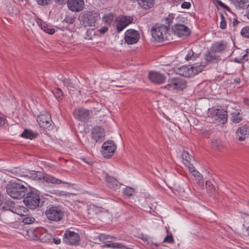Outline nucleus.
<instances>
[{"label": "nucleus", "instance_id": "61", "mask_svg": "<svg viewBox=\"0 0 249 249\" xmlns=\"http://www.w3.org/2000/svg\"><path fill=\"white\" fill-rule=\"evenodd\" d=\"M244 103L246 105H247V106H249V100L248 99H245L244 100Z\"/></svg>", "mask_w": 249, "mask_h": 249}, {"label": "nucleus", "instance_id": "9", "mask_svg": "<svg viewBox=\"0 0 249 249\" xmlns=\"http://www.w3.org/2000/svg\"><path fill=\"white\" fill-rule=\"evenodd\" d=\"M79 234L73 231L67 230L63 236V242L67 245H77L80 241Z\"/></svg>", "mask_w": 249, "mask_h": 249}, {"label": "nucleus", "instance_id": "14", "mask_svg": "<svg viewBox=\"0 0 249 249\" xmlns=\"http://www.w3.org/2000/svg\"><path fill=\"white\" fill-rule=\"evenodd\" d=\"M124 39L128 44H134L136 43L140 39L139 32L133 29L127 30L124 35Z\"/></svg>", "mask_w": 249, "mask_h": 249}, {"label": "nucleus", "instance_id": "4", "mask_svg": "<svg viewBox=\"0 0 249 249\" xmlns=\"http://www.w3.org/2000/svg\"><path fill=\"white\" fill-rule=\"evenodd\" d=\"M168 27L167 25L156 24L151 29V34L153 38L158 42L167 40Z\"/></svg>", "mask_w": 249, "mask_h": 249}, {"label": "nucleus", "instance_id": "36", "mask_svg": "<svg viewBox=\"0 0 249 249\" xmlns=\"http://www.w3.org/2000/svg\"><path fill=\"white\" fill-rule=\"evenodd\" d=\"M63 82L64 85L65 86H66L68 89L75 88L74 84L71 82V79L69 78H64L63 80Z\"/></svg>", "mask_w": 249, "mask_h": 249}, {"label": "nucleus", "instance_id": "12", "mask_svg": "<svg viewBox=\"0 0 249 249\" xmlns=\"http://www.w3.org/2000/svg\"><path fill=\"white\" fill-rule=\"evenodd\" d=\"M174 34L179 37L185 38L189 36L190 31L189 28L184 24H177L172 27Z\"/></svg>", "mask_w": 249, "mask_h": 249}, {"label": "nucleus", "instance_id": "41", "mask_svg": "<svg viewBox=\"0 0 249 249\" xmlns=\"http://www.w3.org/2000/svg\"><path fill=\"white\" fill-rule=\"evenodd\" d=\"M106 181L108 183H112V184L117 185V180L112 177L107 176L106 177Z\"/></svg>", "mask_w": 249, "mask_h": 249}, {"label": "nucleus", "instance_id": "62", "mask_svg": "<svg viewBox=\"0 0 249 249\" xmlns=\"http://www.w3.org/2000/svg\"><path fill=\"white\" fill-rule=\"evenodd\" d=\"M2 201H3V196L0 194V205L1 204Z\"/></svg>", "mask_w": 249, "mask_h": 249}, {"label": "nucleus", "instance_id": "54", "mask_svg": "<svg viewBox=\"0 0 249 249\" xmlns=\"http://www.w3.org/2000/svg\"><path fill=\"white\" fill-rule=\"evenodd\" d=\"M108 29L107 27H103L99 30V32L101 34H104L108 31Z\"/></svg>", "mask_w": 249, "mask_h": 249}, {"label": "nucleus", "instance_id": "2", "mask_svg": "<svg viewBox=\"0 0 249 249\" xmlns=\"http://www.w3.org/2000/svg\"><path fill=\"white\" fill-rule=\"evenodd\" d=\"M23 201L25 205L30 209L34 210L38 207L40 198L38 191L35 189L27 191Z\"/></svg>", "mask_w": 249, "mask_h": 249}, {"label": "nucleus", "instance_id": "1", "mask_svg": "<svg viewBox=\"0 0 249 249\" xmlns=\"http://www.w3.org/2000/svg\"><path fill=\"white\" fill-rule=\"evenodd\" d=\"M27 189L23 184L16 182H10L6 186L7 194L11 197L19 199L24 197Z\"/></svg>", "mask_w": 249, "mask_h": 249}, {"label": "nucleus", "instance_id": "3", "mask_svg": "<svg viewBox=\"0 0 249 249\" xmlns=\"http://www.w3.org/2000/svg\"><path fill=\"white\" fill-rule=\"evenodd\" d=\"M45 214L48 220L52 221L58 222L63 218L64 212L61 207L50 205L47 207Z\"/></svg>", "mask_w": 249, "mask_h": 249}, {"label": "nucleus", "instance_id": "28", "mask_svg": "<svg viewBox=\"0 0 249 249\" xmlns=\"http://www.w3.org/2000/svg\"><path fill=\"white\" fill-rule=\"evenodd\" d=\"M200 53H195L192 50H189L186 54L185 59L188 60H195L199 56Z\"/></svg>", "mask_w": 249, "mask_h": 249}, {"label": "nucleus", "instance_id": "32", "mask_svg": "<svg viewBox=\"0 0 249 249\" xmlns=\"http://www.w3.org/2000/svg\"><path fill=\"white\" fill-rule=\"evenodd\" d=\"M41 28L46 33L49 34H53L54 33V29L50 27L48 25L43 23L41 24Z\"/></svg>", "mask_w": 249, "mask_h": 249}, {"label": "nucleus", "instance_id": "50", "mask_svg": "<svg viewBox=\"0 0 249 249\" xmlns=\"http://www.w3.org/2000/svg\"><path fill=\"white\" fill-rule=\"evenodd\" d=\"M191 6V3L189 2L184 1L181 5L182 8L189 9Z\"/></svg>", "mask_w": 249, "mask_h": 249}, {"label": "nucleus", "instance_id": "37", "mask_svg": "<svg viewBox=\"0 0 249 249\" xmlns=\"http://www.w3.org/2000/svg\"><path fill=\"white\" fill-rule=\"evenodd\" d=\"M142 239L145 244H146L147 245L150 244V246L152 248H153L154 246L157 247L159 246V245L156 243H151L150 239L148 237H147L146 236L142 235Z\"/></svg>", "mask_w": 249, "mask_h": 249}, {"label": "nucleus", "instance_id": "38", "mask_svg": "<svg viewBox=\"0 0 249 249\" xmlns=\"http://www.w3.org/2000/svg\"><path fill=\"white\" fill-rule=\"evenodd\" d=\"M241 35L246 38H249V26H247L242 29Z\"/></svg>", "mask_w": 249, "mask_h": 249}, {"label": "nucleus", "instance_id": "33", "mask_svg": "<svg viewBox=\"0 0 249 249\" xmlns=\"http://www.w3.org/2000/svg\"><path fill=\"white\" fill-rule=\"evenodd\" d=\"M39 238L42 242L48 243L51 241L52 237L50 234L48 233H44L41 235Z\"/></svg>", "mask_w": 249, "mask_h": 249}, {"label": "nucleus", "instance_id": "6", "mask_svg": "<svg viewBox=\"0 0 249 249\" xmlns=\"http://www.w3.org/2000/svg\"><path fill=\"white\" fill-rule=\"evenodd\" d=\"M204 67L202 65H196L189 68L183 66L178 69V73L184 77H191L201 72Z\"/></svg>", "mask_w": 249, "mask_h": 249}, {"label": "nucleus", "instance_id": "11", "mask_svg": "<svg viewBox=\"0 0 249 249\" xmlns=\"http://www.w3.org/2000/svg\"><path fill=\"white\" fill-rule=\"evenodd\" d=\"M74 117L81 122L88 121L91 115V111L83 107L77 108L73 112Z\"/></svg>", "mask_w": 249, "mask_h": 249}, {"label": "nucleus", "instance_id": "34", "mask_svg": "<svg viewBox=\"0 0 249 249\" xmlns=\"http://www.w3.org/2000/svg\"><path fill=\"white\" fill-rule=\"evenodd\" d=\"M75 20V17L72 16L71 15H68L66 16L65 19L63 20L62 22L66 23L68 24H71L74 23Z\"/></svg>", "mask_w": 249, "mask_h": 249}, {"label": "nucleus", "instance_id": "53", "mask_svg": "<svg viewBox=\"0 0 249 249\" xmlns=\"http://www.w3.org/2000/svg\"><path fill=\"white\" fill-rule=\"evenodd\" d=\"M227 23L226 20H221L220 23V28L222 29H225L226 28Z\"/></svg>", "mask_w": 249, "mask_h": 249}, {"label": "nucleus", "instance_id": "23", "mask_svg": "<svg viewBox=\"0 0 249 249\" xmlns=\"http://www.w3.org/2000/svg\"><path fill=\"white\" fill-rule=\"evenodd\" d=\"M182 160L185 165L188 168H193V165L191 163V162L193 158L189 155V153L187 151H184L182 154Z\"/></svg>", "mask_w": 249, "mask_h": 249}, {"label": "nucleus", "instance_id": "60", "mask_svg": "<svg viewBox=\"0 0 249 249\" xmlns=\"http://www.w3.org/2000/svg\"><path fill=\"white\" fill-rule=\"evenodd\" d=\"M113 86H115V87H120V88H122V87H124V85H121V84H119L114 85Z\"/></svg>", "mask_w": 249, "mask_h": 249}, {"label": "nucleus", "instance_id": "20", "mask_svg": "<svg viewBox=\"0 0 249 249\" xmlns=\"http://www.w3.org/2000/svg\"><path fill=\"white\" fill-rule=\"evenodd\" d=\"M227 47V43L224 41H219L213 43L210 48L212 52L221 53L224 51Z\"/></svg>", "mask_w": 249, "mask_h": 249}, {"label": "nucleus", "instance_id": "7", "mask_svg": "<svg viewBox=\"0 0 249 249\" xmlns=\"http://www.w3.org/2000/svg\"><path fill=\"white\" fill-rule=\"evenodd\" d=\"M212 121L218 124H224L227 120V112L224 109L212 108L210 112Z\"/></svg>", "mask_w": 249, "mask_h": 249}, {"label": "nucleus", "instance_id": "17", "mask_svg": "<svg viewBox=\"0 0 249 249\" xmlns=\"http://www.w3.org/2000/svg\"><path fill=\"white\" fill-rule=\"evenodd\" d=\"M148 77L152 83L157 84L162 83L166 80V77L163 74L156 71L150 72Z\"/></svg>", "mask_w": 249, "mask_h": 249}, {"label": "nucleus", "instance_id": "51", "mask_svg": "<svg viewBox=\"0 0 249 249\" xmlns=\"http://www.w3.org/2000/svg\"><path fill=\"white\" fill-rule=\"evenodd\" d=\"M174 19V17L173 15H169L168 17L166 18V20L167 21V23L170 26V24L172 22V20Z\"/></svg>", "mask_w": 249, "mask_h": 249}, {"label": "nucleus", "instance_id": "46", "mask_svg": "<svg viewBox=\"0 0 249 249\" xmlns=\"http://www.w3.org/2000/svg\"><path fill=\"white\" fill-rule=\"evenodd\" d=\"M217 4H218V5H219L221 7L226 9L228 11H231V9L228 6L226 5L224 3H223L222 1H221L220 0L217 1Z\"/></svg>", "mask_w": 249, "mask_h": 249}, {"label": "nucleus", "instance_id": "21", "mask_svg": "<svg viewBox=\"0 0 249 249\" xmlns=\"http://www.w3.org/2000/svg\"><path fill=\"white\" fill-rule=\"evenodd\" d=\"M230 119L234 123H239L243 119V112L240 109H232L230 112Z\"/></svg>", "mask_w": 249, "mask_h": 249}, {"label": "nucleus", "instance_id": "19", "mask_svg": "<svg viewBox=\"0 0 249 249\" xmlns=\"http://www.w3.org/2000/svg\"><path fill=\"white\" fill-rule=\"evenodd\" d=\"M105 137L104 129L99 126H96L92 130V138L96 142L102 141Z\"/></svg>", "mask_w": 249, "mask_h": 249}, {"label": "nucleus", "instance_id": "42", "mask_svg": "<svg viewBox=\"0 0 249 249\" xmlns=\"http://www.w3.org/2000/svg\"><path fill=\"white\" fill-rule=\"evenodd\" d=\"M163 242L168 243H173L174 242V240L173 239V235L172 234L167 235L164 238V239Z\"/></svg>", "mask_w": 249, "mask_h": 249}, {"label": "nucleus", "instance_id": "25", "mask_svg": "<svg viewBox=\"0 0 249 249\" xmlns=\"http://www.w3.org/2000/svg\"><path fill=\"white\" fill-rule=\"evenodd\" d=\"M233 4L238 9H245L246 7L248 9L249 5V0H234Z\"/></svg>", "mask_w": 249, "mask_h": 249}, {"label": "nucleus", "instance_id": "35", "mask_svg": "<svg viewBox=\"0 0 249 249\" xmlns=\"http://www.w3.org/2000/svg\"><path fill=\"white\" fill-rule=\"evenodd\" d=\"M115 16L112 13H108L107 14L105 15L103 18V20L108 23H110L114 19Z\"/></svg>", "mask_w": 249, "mask_h": 249}, {"label": "nucleus", "instance_id": "30", "mask_svg": "<svg viewBox=\"0 0 249 249\" xmlns=\"http://www.w3.org/2000/svg\"><path fill=\"white\" fill-rule=\"evenodd\" d=\"M105 247H110L113 249H125L122 243H113L110 242L109 243L106 244L104 245Z\"/></svg>", "mask_w": 249, "mask_h": 249}, {"label": "nucleus", "instance_id": "10", "mask_svg": "<svg viewBox=\"0 0 249 249\" xmlns=\"http://www.w3.org/2000/svg\"><path fill=\"white\" fill-rule=\"evenodd\" d=\"M185 88V82L182 79L178 78H174L168 80V84L165 87V89L168 90H182Z\"/></svg>", "mask_w": 249, "mask_h": 249}, {"label": "nucleus", "instance_id": "57", "mask_svg": "<svg viewBox=\"0 0 249 249\" xmlns=\"http://www.w3.org/2000/svg\"><path fill=\"white\" fill-rule=\"evenodd\" d=\"M213 185L211 184V182L207 181L206 182V187L207 188H208L209 187H211Z\"/></svg>", "mask_w": 249, "mask_h": 249}, {"label": "nucleus", "instance_id": "15", "mask_svg": "<svg viewBox=\"0 0 249 249\" xmlns=\"http://www.w3.org/2000/svg\"><path fill=\"white\" fill-rule=\"evenodd\" d=\"M67 6L72 12H80L84 8L85 1L84 0H68Z\"/></svg>", "mask_w": 249, "mask_h": 249}, {"label": "nucleus", "instance_id": "47", "mask_svg": "<svg viewBox=\"0 0 249 249\" xmlns=\"http://www.w3.org/2000/svg\"><path fill=\"white\" fill-rule=\"evenodd\" d=\"M208 192L210 196H215V193L216 192L215 189L212 186L211 187L207 188Z\"/></svg>", "mask_w": 249, "mask_h": 249}, {"label": "nucleus", "instance_id": "18", "mask_svg": "<svg viewBox=\"0 0 249 249\" xmlns=\"http://www.w3.org/2000/svg\"><path fill=\"white\" fill-rule=\"evenodd\" d=\"M249 135V124H245L238 129L236 133V138L240 141H244Z\"/></svg>", "mask_w": 249, "mask_h": 249}, {"label": "nucleus", "instance_id": "22", "mask_svg": "<svg viewBox=\"0 0 249 249\" xmlns=\"http://www.w3.org/2000/svg\"><path fill=\"white\" fill-rule=\"evenodd\" d=\"M205 59L208 62L211 63L215 60H219L220 58L219 55L216 54V52L207 51L205 54Z\"/></svg>", "mask_w": 249, "mask_h": 249}, {"label": "nucleus", "instance_id": "59", "mask_svg": "<svg viewBox=\"0 0 249 249\" xmlns=\"http://www.w3.org/2000/svg\"><path fill=\"white\" fill-rule=\"evenodd\" d=\"M234 82L235 83L238 84L240 82V79L239 78H237L234 79Z\"/></svg>", "mask_w": 249, "mask_h": 249}, {"label": "nucleus", "instance_id": "13", "mask_svg": "<svg viewBox=\"0 0 249 249\" xmlns=\"http://www.w3.org/2000/svg\"><path fill=\"white\" fill-rule=\"evenodd\" d=\"M102 155L105 158H109L114 153L116 146L114 142L111 141L105 142L102 146Z\"/></svg>", "mask_w": 249, "mask_h": 249}, {"label": "nucleus", "instance_id": "26", "mask_svg": "<svg viewBox=\"0 0 249 249\" xmlns=\"http://www.w3.org/2000/svg\"><path fill=\"white\" fill-rule=\"evenodd\" d=\"M45 174L41 172L32 171L30 173L29 176L31 178L35 180H40L44 179Z\"/></svg>", "mask_w": 249, "mask_h": 249}, {"label": "nucleus", "instance_id": "44", "mask_svg": "<svg viewBox=\"0 0 249 249\" xmlns=\"http://www.w3.org/2000/svg\"><path fill=\"white\" fill-rule=\"evenodd\" d=\"M93 210L94 211V212H95L96 214H97L98 213H101L102 214H104L107 212V211H103L101 208L97 207H94V208H93Z\"/></svg>", "mask_w": 249, "mask_h": 249}, {"label": "nucleus", "instance_id": "39", "mask_svg": "<svg viewBox=\"0 0 249 249\" xmlns=\"http://www.w3.org/2000/svg\"><path fill=\"white\" fill-rule=\"evenodd\" d=\"M124 193L125 196L130 197L133 196L134 190L131 188L127 187L124 190Z\"/></svg>", "mask_w": 249, "mask_h": 249}, {"label": "nucleus", "instance_id": "55", "mask_svg": "<svg viewBox=\"0 0 249 249\" xmlns=\"http://www.w3.org/2000/svg\"><path fill=\"white\" fill-rule=\"evenodd\" d=\"M52 239L53 240L54 243L56 244H59L61 242V240L59 238H52Z\"/></svg>", "mask_w": 249, "mask_h": 249}, {"label": "nucleus", "instance_id": "29", "mask_svg": "<svg viewBox=\"0 0 249 249\" xmlns=\"http://www.w3.org/2000/svg\"><path fill=\"white\" fill-rule=\"evenodd\" d=\"M37 134L36 133H34L30 130H25L21 133V137H24L26 138H29L30 139H32L36 137Z\"/></svg>", "mask_w": 249, "mask_h": 249}, {"label": "nucleus", "instance_id": "49", "mask_svg": "<svg viewBox=\"0 0 249 249\" xmlns=\"http://www.w3.org/2000/svg\"><path fill=\"white\" fill-rule=\"evenodd\" d=\"M7 122V120L4 116L0 115V127L3 126Z\"/></svg>", "mask_w": 249, "mask_h": 249}, {"label": "nucleus", "instance_id": "24", "mask_svg": "<svg viewBox=\"0 0 249 249\" xmlns=\"http://www.w3.org/2000/svg\"><path fill=\"white\" fill-rule=\"evenodd\" d=\"M43 180L47 183L52 184H68L67 182L63 181L58 178H56L51 175L45 174Z\"/></svg>", "mask_w": 249, "mask_h": 249}, {"label": "nucleus", "instance_id": "16", "mask_svg": "<svg viewBox=\"0 0 249 249\" xmlns=\"http://www.w3.org/2000/svg\"><path fill=\"white\" fill-rule=\"evenodd\" d=\"M37 121L40 126L44 128L50 127L52 122L51 116L48 113L39 115L37 118Z\"/></svg>", "mask_w": 249, "mask_h": 249}, {"label": "nucleus", "instance_id": "56", "mask_svg": "<svg viewBox=\"0 0 249 249\" xmlns=\"http://www.w3.org/2000/svg\"><path fill=\"white\" fill-rule=\"evenodd\" d=\"M239 23V21H238L237 19H235V18L233 19V22H232V24H233V26H236Z\"/></svg>", "mask_w": 249, "mask_h": 249}, {"label": "nucleus", "instance_id": "64", "mask_svg": "<svg viewBox=\"0 0 249 249\" xmlns=\"http://www.w3.org/2000/svg\"><path fill=\"white\" fill-rule=\"evenodd\" d=\"M247 56V54H244V55L243 56V59H244V60H248V59L246 58Z\"/></svg>", "mask_w": 249, "mask_h": 249}, {"label": "nucleus", "instance_id": "63", "mask_svg": "<svg viewBox=\"0 0 249 249\" xmlns=\"http://www.w3.org/2000/svg\"><path fill=\"white\" fill-rule=\"evenodd\" d=\"M220 17H221V20H226L225 19V18H224V15H223V14H222V13L220 14Z\"/></svg>", "mask_w": 249, "mask_h": 249}, {"label": "nucleus", "instance_id": "43", "mask_svg": "<svg viewBox=\"0 0 249 249\" xmlns=\"http://www.w3.org/2000/svg\"><path fill=\"white\" fill-rule=\"evenodd\" d=\"M35 218L31 217H26L23 218V222L27 224L33 223L35 221Z\"/></svg>", "mask_w": 249, "mask_h": 249}, {"label": "nucleus", "instance_id": "8", "mask_svg": "<svg viewBox=\"0 0 249 249\" xmlns=\"http://www.w3.org/2000/svg\"><path fill=\"white\" fill-rule=\"evenodd\" d=\"M133 18L130 16L120 15L115 18L116 29L118 33L122 31L133 22Z\"/></svg>", "mask_w": 249, "mask_h": 249}, {"label": "nucleus", "instance_id": "45", "mask_svg": "<svg viewBox=\"0 0 249 249\" xmlns=\"http://www.w3.org/2000/svg\"><path fill=\"white\" fill-rule=\"evenodd\" d=\"M51 0H36L37 3L40 5H47L50 3Z\"/></svg>", "mask_w": 249, "mask_h": 249}, {"label": "nucleus", "instance_id": "48", "mask_svg": "<svg viewBox=\"0 0 249 249\" xmlns=\"http://www.w3.org/2000/svg\"><path fill=\"white\" fill-rule=\"evenodd\" d=\"M99 238L100 240H108L112 238L111 236L104 234H100L99 235Z\"/></svg>", "mask_w": 249, "mask_h": 249}, {"label": "nucleus", "instance_id": "52", "mask_svg": "<svg viewBox=\"0 0 249 249\" xmlns=\"http://www.w3.org/2000/svg\"><path fill=\"white\" fill-rule=\"evenodd\" d=\"M54 1L57 4L62 5L67 3L68 0H54Z\"/></svg>", "mask_w": 249, "mask_h": 249}, {"label": "nucleus", "instance_id": "40", "mask_svg": "<svg viewBox=\"0 0 249 249\" xmlns=\"http://www.w3.org/2000/svg\"><path fill=\"white\" fill-rule=\"evenodd\" d=\"M53 94L56 98H60L63 95V91L59 88H56L53 91Z\"/></svg>", "mask_w": 249, "mask_h": 249}, {"label": "nucleus", "instance_id": "31", "mask_svg": "<svg viewBox=\"0 0 249 249\" xmlns=\"http://www.w3.org/2000/svg\"><path fill=\"white\" fill-rule=\"evenodd\" d=\"M190 171L193 174V176L197 178L199 180V183H202V176L196 170L195 167L193 166V168H188Z\"/></svg>", "mask_w": 249, "mask_h": 249}, {"label": "nucleus", "instance_id": "58", "mask_svg": "<svg viewBox=\"0 0 249 249\" xmlns=\"http://www.w3.org/2000/svg\"><path fill=\"white\" fill-rule=\"evenodd\" d=\"M246 16H247V18L249 19V5L248 8L247 9L246 11Z\"/></svg>", "mask_w": 249, "mask_h": 249}, {"label": "nucleus", "instance_id": "27", "mask_svg": "<svg viewBox=\"0 0 249 249\" xmlns=\"http://www.w3.org/2000/svg\"><path fill=\"white\" fill-rule=\"evenodd\" d=\"M212 146L214 149L219 150L223 148V145L221 140L216 138L212 141Z\"/></svg>", "mask_w": 249, "mask_h": 249}, {"label": "nucleus", "instance_id": "5", "mask_svg": "<svg viewBox=\"0 0 249 249\" xmlns=\"http://www.w3.org/2000/svg\"><path fill=\"white\" fill-rule=\"evenodd\" d=\"M99 18V14L93 11H87L79 16L80 22L85 27L94 26Z\"/></svg>", "mask_w": 249, "mask_h": 249}]
</instances>
